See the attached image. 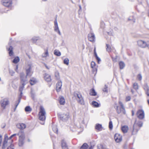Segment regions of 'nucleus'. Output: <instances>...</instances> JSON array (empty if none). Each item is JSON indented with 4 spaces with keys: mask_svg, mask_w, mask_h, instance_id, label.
I'll use <instances>...</instances> for the list:
<instances>
[{
    "mask_svg": "<svg viewBox=\"0 0 149 149\" xmlns=\"http://www.w3.org/2000/svg\"><path fill=\"white\" fill-rule=\"evenodd\" d=\"M103 91L104 92H107V87H106L104 88L103 89Z\"/></svg>",
    "mask_w": 149,
    "mask_h": 149,
    "instance_id": "47",
    "label": "nucleus"
},
{
    "mask_svg": "<svg viewBox=\"0 0 149 149\" xmlns=\"http://www.w3.org/2000/svg\"><path fill=\"white\" fill-rule=\"evenodd\" d=\"M137 44L139 46L143 48H145L149 46V45H148L146 42L141 40L137 41Z\"/></svg>",
    "mask_w": 149,
    "mask_h": 149,
    "instance_id": "12",
    "label": "nucleus"
},
{
    "mask_svg": "<svg viewBox=\"0 0 149 149\" xmlns=\"http://www.w3.org/2000/svg\"><path fill=\"white\" fill-rule=\"evenodd\" d=\"M54 25L55 26H58L56 19L54 21Z\"/></svg>",
    "mask_w": 149,
    "mask_h": 149,
    "instance_id": "46",
    "label": "nucleus"
},
{
    "mask_svg": "<svg viewBox=\"0 0 149 149\" xmlns=\"http://www.w3.org/2000/svg\"><path fill=\"white\" fill-rule=\"evenodd\" d=\"M37 81L36 79L34 77L32 78L29 81L30 85L31 86L34 85L37 83Z\"/></svg>",
    "mask_w": 149,
    "mask_h": 149,
    "instance_id": "23",
    "label": "nucleus"
},
{
    "mask_svg": "<svg viewBox=\"0 0 149 149\" xmlns=\"http://www.w3.org/2000/svg\"><path fill=\"white\" fill-rule=\"evenodd\" d=\"M121 129L123 133H127L129 130L128 126L127 125H121Z\"/></svg>",
    "mask_w": 149,
    "mask_h": 149,
    "instance_id": "17",
    "label": "nucleus"
},
{
    "mask_svg": "<svg viewBox=\"0 0 149 149\" xmlns=\"http://www.w3.org/2000/svg\"><path fill=\"white\" fill-rule=\"evenodd\" d=\"M112 60L114 62H116L117 61L118 56H116L115 57H113V56H111Z\"/></svg>",
    "mask_w": 149,
    "mask_h": 149,
    "instance_id": "38",
    "label": "nucleus"
},
{
    "mask_svg": "<svg viewBox=\"0 0 149 149\" xmlns=\"http://www.w3.org/2000/svg\"><path fill=\"white\" fill-rule=\"evenodd\" d=\"M106 45L107 47L106 49L107 51L109 52H111V49L110 45L108 44H107Z\"/></svg>",
    "mask_w": 149,
    "mask_h": 149,
    "instance_id": "37",
    "label": "nucleus"
},
{
    "mask_svg": "<svg viewBox=\"0 0 149 149\" xmlns=\"http://www.w3.org/2000/svg\"><path fill=\"white\" fill-rule=\"evenodd\" d=\"M61 145L62 149H68V146L66 143L63 140L61 141Z\"/></svg>",
    "mask_w": 149,
    "mask_h": 149,
    "instance_id": "22",
    "label": "nucleus"
},
{
    "mask_svg": "<svg viewBox=\"0 0 149 149\" xmlns=\"http://www.w3.org/2000/svg\"><path fill=\"white\" fill-rule=\"evenodd\" d=\"M58 117L61 120L64 121H67L70 118L68 113H64L59 115Z\"/></svg>",
    "mask_w": 149,
    "mask_h": 149,
    "instance_id": "8",
    "label": "nucleus"
},
{
    "mask_svg": "<svg viewBox=\"0 0 149 149\" xmlns=\"http://www.w3.org/2000/svg\"><path fill=\"white\" fill-rule=\"evenodd\" d=\"M32 110V109L29 106H26L25 109V111L26 112L28 113H30Z\"/></svg>",
    "mask_w": 149,
    "mask_h": 149,
    "instance_id": "30",
    "label": "nucleus"
},
{
    "mask_svg": "<svg viewBox=\"0 0 149 149\" xmlns=\"http://www.w3.org/2000/svg\"><path fill=\"white\" fill-rule=\"evenodd\" d=\"M2 136L0 135V146H1V143L2 142Z\"/></svg>",
    "mask_w": 149,
    "mask_h": 149,
    "instance_id": "45",
    "label": "nucleus"
},
{
    "mask_svg": "<svg viewBox=\"0 0 149 149\" xmlns=\"http://www.w3.org/2000/svg\"><path fill=\"white\" fill-rule=\"evenodd\" d=\"M53 130L54 131H55L57 132V129L56 128H53Z\"/></svg>",
    "mask_w": 149,
    "mask_h": 149,
    "instance_id": "51",
    "label": "nucleus"
},
{
    "mask_svg": "<svg viewBox=\"0 0 149 149\" xmlns=\"http://www.w3.org/2000/svg\"><path fill=\"white\" fill-rule=\"evenodd\" d=\"M42 1H47V0H42Z\"/></svg>",
    "mask_w": 149,
    "mask_h": 149,
    "instance_id": "55",
    "label": "nucleus"
},
{
    "mask_svg": "<svg viewBox=\"0 0 149 149\" xmlns=\"http://www.w3.org/2000/svg\"><path fill=\"white\" fill-rule=\"evenodd\" d=\"M148 16H149V15H148Z\"/></svg>",
    "mask_w": 149,
    "mask_h": 149,
    "instance_id": "56",
    "label": "nucleus"
},
{
    "mask_svg": "<svg viewBox=\"0 0 149 149\" xmlns=\"http://www.w3.org/2000/svg\"><path fill=\"white\" fill-rule=\"evenodd\" d=\"M131 99V97L130 96H127L125 97V101L127 102L130 100Z\"/></svg>",
    "mask_w": 149,
    "mask_h": 149,
    "instance_id": "42",
    "label": "nucleus"
},
{
    "mask_svg": "<svg viewBox=\"0 0 149 149\" xmlns=\"http://www.w3.org/2000/svg\"><path fill=\"white\" fill-rule=\"evenodd\" d=\"M48 49H47L45 50V52L42 54V57L45 58L48 56Z\"/></svg>",
    "mask_w": 149,
    "mask_h": 149,
    "instance_id": "31",
    "label": "nucleus"
},
{
    "mask_svg": "<svg viewBox=\"0 0 149 149\" xmlns=\"http://www.w3.org/2000/svg\"><path fill=\"white\" fill-rule=\"evenodd\" d=\"M39 111L38 114L39 119L42 121H45L46 118V112L45 109L42 106H40L39 107Z\"/></svg>",
    "mask_w": 149,
    "mask_h": 149,
    "instance_id": "4",
    "label": "nucleus"
},
{
    "mask_svg": "<svg viewBox=\"0 0 149 149\" xmlns=\"http://www.w3.org/2000/svg\"><path fill=\"white\" fill-rule=\"evenodd\" d=\"M8 50L9 51V56H13V47L11 46H10Z\"/></svg>",
    "mask_w": 149,
    "mask_h": 149,
    "instance_id": "29",
    "label": "nucleus"
},
{
    "mask_svg": "<svg viewBox=\"0 0 149 149\" xmlns=\"http://www.w3.org/2000/svg\"><path fill=\"white\" fill-rule=\"evenodd\" d=\"M90 95L93 96H95L96 95L97 93L94 88H92L90 90Z\"/></svg>",
    "mask_w": 149,
    "mask_h": 149,
    "instance_id": "28",
    "label": "nucleus"
},
{
    "mask_svg": "<svg viewBox=\"0 0 149 149\" xmlns=\"http://www.w3.org/2000/svg\"><path fill=\"white\" fill-rule=\"evenodd\" d=\"M45 66L46 67V68L47 69L49 70V66H47L46 64H45Z\"/></svg>",
    "mask_w": 149,
    "mask_h": 149,
    "instance_id": "50",
    "label": "nucleus"
},
{
    "mask_svg": "<svg viewBox=\"0 0 149 149\" xmlns=\"http://www.w3.org/2000/svg\"><path fill=\"white\" fill-rule=\"evenodd\" d=\"M91 67L93 69V72H96L97 71V67L96 66L95 63L94 61H92L91 63Z\"/></svg>",
    "mask_w": 149,
    "mask_h": 149,
    "instance_id": "18",
    "label": "nucleus"
},
{
    "mask_svg": "<svg viewBox=\"0 0 149 149\" xmlns=\"http://www.w3.org/2000/svg\"><path fill=\"white\" fill-rule=\"evenodd\" d=\"M54 30L55 31H58L59 32V30L58 29V26H55Z\"/></svg>",
    "mask_w": 149,
    "mask_h": 149,
    "instance_id": "43",
    "label": "nucleus"
},
{
    "mask_svg": "<svg viewBox=\"0 0 149 149\" xmlns=\"http://www.w3.org/2000/svg\"><path fill=\"white\" fill-rule=\"evenodd\" d=\"M118 104L120 105L119 106L117 103L114 104V108L118 114L122 113L124 114H126V111L123 104L120 101H118Z\"/></svg>",
    "mask_w": 149,
    "mask_h": 149,
    "instance_id": "3",
    "label": "nucleus"
},
{
    "mask_svg": "<svg viewBox=\"0 0 149 149\" xmlns=\"http://www.w3.org/2000/svg\"><path fill=\"white\" fill-rule=\"evenodd\" d=\"M1 3L3 5L8 8L11 7L12 4L11 0H1Z\"/></svg>",
    "mask_w": 149,
    "mask_h": 149,
    "instance_id": "9",
    "label": "nucleus"
},
{
    "mask_svg": "<svg viewBox=\"0 0 149 149\" xmlns=\"http://www.w3.org/2000/svg\"><path fill=\"white\" fill-rule=\"evenodd\" d=\"M17 127L20 130H23L26 128V125L25 124L23 123H19L17 125Z\"/></svg>",
    "mask_w": 149,
    "mask_h": 149,
    "instance_id": "20",
    "label": "nucleus"
},
{
    "mask_svg": "<svg viewBox=\"0 0 149 149\" xmlns=\"http://www.w3.org/2000/svg\"><path fill=\"white\" fill-rule=\"evenodd\" d=\"M17 135V134H13L9 138H8L7 134H6L4 135V141L2 146V149H5L7 146L10 145V146L8 147L7 149H14V145L12 144L13 141L12 138Z\"/></svg>",
    "mask_w": 149,
    "mask_h": 149,
    "instance_id": "2",
    "label": "nucleus"
},
{
    "mask_svg": "<svg viewBox=\"0 0 149 149\" xmlns=\"http://www.w3.org/2000/svg\"><path fill=\"white\" fill-rule=\"evenodd\" d=\"M69 60L68 58H65L64 60V63L66 64L67 65H68L69 64Z\"/></svg>",
    "mask_w": 149,
    "mask_h": 149,
    "instance_id": "39",
    "label": "nucleus"
},
{
    "mask_svg": "<svg viewBox=\"0 0 149 149\" xmlns=\"http://www.w3.org/2000/svg\"><path fill=\"white\" fill-rule=\"evenodd\" d=\"M59 102L61 105H63L65 103V100L64 97L62 96H60L59 97Z\"/></svg>",
    "mask_w": 149,
    "mask_h": 149,
    "instance_id": "24",
    "label": "nucleus"
},
{
    "mask_svg": "<svg viewBox=\"0 0 149 149\" xmlns=\"http://www.w3.org/2000/svg\"><path fill=\"white\" fill-rule=\"evenodd\" d=\"M19 61V58L18 57H15L13 61V62L14 63H17Z\"/></svg>",
    "mask_w": 149,
    "mask_h": 149,
    "instance_id": "34",
    "label": "nucleus"
},
{
    "mask_svg": "<svg viewBox=\"0 0 149 149\" xmlns=\"http://www.w3.org/2000/svg\"><path fill=\"white\" fill-rule=\"evenodd\" d=\"M131 92H132V94H133L134 93V91L132 89H131Z\"/></svg>",
    "mask_w": 149,
    "mask_h": 149,
    "instance_id": "52",
    "label": "nucleus"
},
{
    "mask_svg": "<svg viewBox=\"0 0 149 149\" xmlns=\"http://www.w3.org/2000/svg\"><path fill=\"white\" fill-rule=\"evenodd\" d=\"M94 54L95 56L97 55V54L96 51V48L95 47L94 49Z\"/></svg>",
    "mask_w": 149,
    "mask_h": 149,
    "instance_id": "48",
    "label": "nucleus"
},
{
    "mask_svg": "<svg viewBox=\"0 0 149 149\" xmlns=\"http://www.w3.org/2000/svg\"><path fill=\"white\" fill-rule=\"evenodd\" d=\"M88 38L89 41L92 42H94L95 41V36L93 33H90L88 34Z\"/></svg>",
    "mask_w": 149,
    "mask_h": 149,
    "instance_id": "14",
    "label": "nucleus"
},
{
    "mask_svg": "<svg viewBox=\"0 0 149 149\" xmlns=\"http://www.w3.org/2000/svg\"><path fill=\"white\" fill-rule=\"evenodd\" d=\"M134 125L135 127H137L140 129V128L142 127L143 125V123L141 121H136Z\"/></svg>",
    "mask_w": 149,
    "mask_h": 149,
    "instance_id": "16",
    "label": "nucleus"
},
{
    "mask_svg": "<svg viewBox=\"0 0 149 149\" xmlns=\"http://www.w3.org/2000/svg\"><path fill=\"white\" fill-rule=\"evenodd\" d=\"M43 78L47 82H51L52 81V79L51 75L47 73L44 74Z\"/></svg>",
    "mask_w": 149,
    "mask_h": 149,
    "instance_id": "13",
    "label": "nucleus"
},
{
    "mask_svg": "<svg viewBox=\"0 0 149 149\" xmlns=\"http://www.w3.org/2000/svg\"><path fill=\"white\" fill-rule=\"evenodd\" d=\"M95 56L96 57V59L97 60L98 62L99 63L100 60V59L99 57H98V56H97V55H95Z\"/></svg>",
    "mask_w": 149,
    "mask_h": 149,
    "instance_id": "44",
    "label": "nucleus"
},
{
    "mask_svg": "<svg viewBox=\"0 0 149 149\" xmlns=\"http://www.w3.org/2000/svg\"><path fill=\"white\" fill-rule=\"evenodd\" d=\"M17 135L19 136V142L22 143L25 139V134L23 131H20Z\"/></svg>",
    "mask_w": 149,
    "mask_h": 149,
    "instance_id": "10",
    "label": "nucleus"
},
{
    "mask_svg": "<svg viewBox=\"0 0 149 149\" xmlns=\"http://www.w3.org/2000/svg\"><path fill=\"white\" fill-rule=\"evenodd\" d=\"M136 115L137 117L140 120L143 119L145 117V113L142 109H139L137 111Z\"/></svg>",
    "mask_w": 149,
    "mask_h": 149,
    "instance_id": "7",
    "label": "nucleus"
},
{
    "mask_svg": "<svg viewBox=\"0 0 149 149\" xmlns=\"http://www.w3.org/2000/svg\"><path fill=\"white\" fill-rule=\"evenodd\" d=\"M9 104V101L7 98H4L0 102L1 107L3 109H6V106Z\"/></svg>",
    "mask_w": 149,
    "mask_h": 149,
    "instance_id": "6",
    "label": "nucleus"
},
{
    "mask_svg": "<svg viewBox=\"0 0 149 149\" xmlns=\"http://www.w3.org/2000/svg\"><path fill=\"white\" fill-rule=\"evenodd\" d=\"M143 88L145 91L146 94L148 96H149V87L147 84H145L143 86Z\"/></svg>",
    "mask_w": 149,
    "mask_h": 149,
    "instance_id": "19",
    "label": "nucleus"
},
{
    "mask_svg": "<svg viewBox=\"0 0 149 149\" xmlns=\"http://www.w3.org/2000/svg\"><path fill=\"white\" fill-rule=\"evenodd\" d=\"M20 83L21 85L19 87V91L21 92L20 97L19 98V99L17 101L15 102V104L14 105L13 107L14 111H15L17 106L20 102V100L22 97V91L24 88V86L27 83L26 81L27 80L26 79V77H24V75L23 73H21L20 74Z\"/></svg>",
    "mask_w": 149,
    "mask_h": 149,
    "instance_id": "1",
    "label": "nucleus"
},
{
    "mask_svg": "<svg viewBox=\"0 0 149 149\" xmlns=\"http://www.w3.org/2000/svg\"><path fill=\"white\" fill-rule=\"evenodd\" d=\"M114 138L115 141L117 143H119L122 140V136L118 133L115 134Z\"/></svg>",
    "mask_w": 149,
    "mask_h": 149,
    "instance_id": "11",
    "label": "nucleus"
},
{
    "mask_svg": "<svg viewBox=\"0 0 149 149\" xmlns=\"http://www.w3.org/2000/svg\"><path fill=\"white\" fill-rule=\"evenodd\" d=\"M92 105L95 107H98L100 105L96 101H93L92 102Z\"/></svg>",
    "mask_w": 149,
    "mask_h": 149,
    "instance_id": "35",
    "label": "nucleus"
},
{
    "mask_svg": "<svg viewBox=\"0 0 149 149\" xmlns=\"http://www.w3.org/2000/svg\"><path fill=\"white\" fill-rule=\"evenodd\" d=\"M18 65H17L16 66V69L17 70V69H18Z\"/></svg>",
    "mask_w": 149,
    "mask_h": 149,
    "instance_id": "53",
    "label": "nucleus"
},
{
    "mask_svg": "<svg viewBox=\"0 0 149 149\" xmlns=\"http://www.w3.org/2000/svg\"><path fill=\"white\" fill-rule=\"evenodd\" d=\"M109 127L110 130H111L113 128V124L111 121H110L109 123Z\"/></svg>",
    "mask_w": 149,
    "mask_h": 149,
    "instance_id": "40",
    "label": "nucleus"
},
{
    "mask_svg": "<svg viewBox=\"0 0 149 149\" xmlns=\"http://www.w3.org/2000/svg\"><path fill=\"white\" fill-rule=\"evenodd\" d=\"M118 64L120 69L122 70L124 68L125 65L124 62L122 61H120L119 62Z\"/></svg>",
    "mask_w": 149,
    "mask_h": 149,
    "instance_id": "27",
    "label": "nucleus"
},
{
    "mask_svg": "<svg viewBox=\"0 0 149 149\" xmlns=\"http://www.w3.org/2000/svg\"><path fill=\"white\" fill-rule=\"evenodd\" d=\"M93 149V148H92V147L91 146L89 148V149Z\"/></svg>",
    "mask_w": 149,
    "mask_h": 149,
    "instance_id": "54",
    "label": "nucleus"
},
{
    "mask_svg": "<svg viewBox=\"0 0 149 149\" xmlns=\"http://www.w3.org/2000/svg\"><path fill=\"white\" fill-rule=\"evenodd\" d=\"M137 77L138 79L140 81H141L142 80V77L141 76V74H139L137 75Z\"/></svg>",
    "mask_w": 149,
    "mask_h": 149,
    "instance_id": "41",
    "label": "nucleus"
},
{
    "mask_svg": "<svg viewBox=\"0 0 149 149\" xmlns=\"http://www.w3.org/2000/svg\"><path fill=\"white\" fill-rule=\"evenodd\" d=\"M88 145L87 143H85L80 147V149H87Z\"/></svg>",
    "mask_w": 149,
    "mask_h": 149,
    "instance_id": "32",
    "label": "nucleus"
},
{
    "mask_svg": "<svg viewBox=\"0 0 149 149\" xmlns=\"http://www.w3.org/2000/svg\"><path fill=\"white\" fill-rule=\"evenodd\" d=\"M74 96L75 97H77L79 99L78 102L80 104L84 105V102L81 95L79 92H75L74 93Z\"/></svg>",
    "mask_w": 149,
    "mask_h": 149,
    "instance_id": "5",
    "label": "nucleus"
},
{
    "mask_svg": "<svg viewBox=\"0 0 149 149\" xmlns=\"http://www.w3.org/2000/svg\"><path fill=\"white\" fill-rule=\"evenodd\" d=\"M132 116H134V110H132Z\"/></svg>",
    "mask_w": 149,
    "mask_h": 149,
    "instance_id": "49",
    "label": "nucleus"
},
{
    "mask_svg": "<svg viewBox=\"0 0 149 149\" xmlns=\"http://www.w3.org/2000/svg\"><path fill=\"white\" fill-rule=\"evenodd\" d=\"M62 86V83L61 81H59L56 84V91L57 92H59L60 91L61 87Z\"/></svg>",
    "mask_w": 149,
    "mask_h": 149,
    "instance_id": "15",
    "label": "nucleus"
},
{
    "mask_svg": "<svg viewBox=\"0 0 149 149\" xmlns=\"http://www.w3.org/2000/svg\"><path fill=\"white\" fill-rule=\"evenodd\" d=\"M132 86L133 88L136 90H137L139 89V85L137 83H134Z\"/></svg>",
    "mask_w": 149,
    "mask_h": 149,
    "instance_id": "33",
    "label": "nucleus"
},
{
    "mask_svg": "<svg viewBox=\"0 0 149 149\" xmlns=\"http://www.w3.org/2000/svg\"><path fill=\"white\" fill-rule=\"evenodd\" d=\"M95 129L97 130L98 131H101L102 130V125L99 124H97L95 126Z\"/></svg>",
    "mask_w": 149,
    "mask_h": 149,
    "instance_id": "26",
    "label": "nucleus"
},
{
    "mask_svg": "<svg viewBox=\"0 0 149 149\" xmlns=\"http://www.w3.org/2000/svg\"><path fill=\"white\" fill-rule=\"evenodd\" d=\"M28 66L29 67V68L26 69V75L25 76V75H24V77H26V78H27V76L28 75L31 76L32 74V73L30 75L29 74L31 72V65H29ZM23 73L24 74V75H25V74Z\"/></svg>",
    "mask_w": 149,
    "mask_h": 149,
    "instance_id": "21",
    "label": "nucleus"
},
{
    "mask_svg": "<svg viewBox=\"0 0 149 149\" xmlns=\"http://www.w3.org/2000/svg\"><path fill=\"white\" fill-rule=\"evenodd\" d=\"M139 130V128L137 127H134V125L133 129L132 131V134L133 135L136 134Z\"/></svg>",
    "mask_w": 149,
    "mask_h": 149,
    "instance_id": "25",
    "label": "nucleus"
},
{
    "mask_svg": "<svg viewBox=\"0 0 149 149\" xmlns=\"http://www.w3.org/2000/svg\"><path fill=\"white\" fill-rule=\"evenodd\" d=\"M54 54L56 56H59L61 55V53L58 51L57 50H55L54 51Z\"/></svg>",
    "mask_w": 149,
    "mask_h": 149,
    "instance_id": "36",
    "label": "nucleus"
}]
</instances>
